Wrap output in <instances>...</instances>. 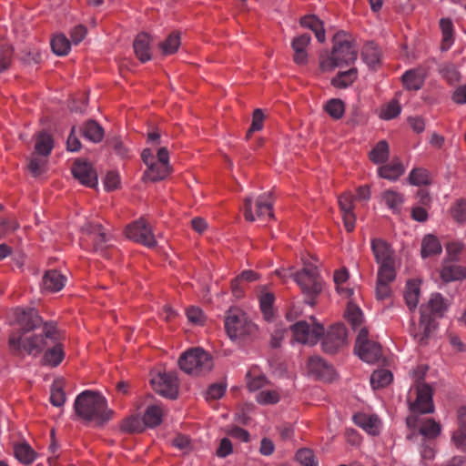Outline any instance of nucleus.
<instances>
[{
  "label": "nucleus",
  "mask_w": 466,
  "mask_h": 466,
  "mask_svg": "<svg viewBox=\"0 0 466 466\" xmlns=\"http://www.w3.org/2000/svg\"><path fill=\"white\" fill-rule=\"evenodd\" d=\"M66 278L57 270L46 272L42 279V289L50 292L61 290L66 284Z\"/></svg>",
  "instance_id": "393cba45"
},
{
  "label": "nucleus",
  "mask_w": 466,
  "mask_h": 466,
  "mask_svg": "<svg viewBox=\"0 0 466 466\" xmlns=\"http://www.w3.org/2000/svg\"><path fill=\"white\" fill-rule=\"evenodd\" d=\"M246 378L247 386L251 391L261 389L267 383L266 377L255 370L248 371Z\"/></svg>",
  "instance_id": "5fc2aeb1"
},
{
  "label": "nucleus",
  "mask_w": 466,
  "mask_h": 466,
  "mask_svg": "<svg viewBox=\"0 0 466 466\" xmlns=\"http://www.w3.org/2000/svg\"><path fill=\"white\" fill-rule=\"evenodd\" d=\"M150 37L146 33H140L137 35L133 46L137 57L143 63L151 59L150 54Z\"/></svg>",
  "instance_id": "bb28decb"
},
{
  "label": "nucleus",
  "mask_w": 466,
  "mask_h": 466,
  "mask_svg": "<svg viewBox=\"0 0 466 466\" xmlns=\"http://www.w3.org/2000/svg\"><path fill=\"white\" fill-rule=\"evenodd\" d=\"M348 279L349 273L345 268L336 270L334 272L333 279L336 284L337 291L346 298H350L353 294V289L343 287V284L348 280Z\"/></svg>",
  "instance_id": "49530a36"
},
{
  "label": "nucleus",
  "mask_w": 466,
  "mask_h": 466,
  "mask_svg": "<svg viewBox=\"0 0 466 466\" xmlns=\"http://www.w3.org/2000/svg\"><path fill=\"white\" fill-rule=\"evenodd\" d=\"M441 278L444 282L457 281L466 279V268L445 261L441 269Z\"/></svg>",
  "instance_id": "b1692460"
},
{
  "label": "nucleus",
  "mask_w": 466,
  "mask_h": 466,
  "mask_svg": "<svg viewBox=\"0 0 466 466\" xmlns=\"http://www.w3.org/2000/svg\"><path fill=\"white\" fill-rule=\"evenodd\" d=\"M332 43L331 52L323 54L319 57V67L323 72H330L336 67L351 65L358 57V44L349 33L337 32L333 36Z\"/></svg>",
  "instance_id": "f257e3e1"
},
{
  "label": "nucleus",
  "mask_w": 466,
  "mask_h": 466,
  "mask_svg": "<svg viewBox=\"0 0 466 466\" xmlns=\"http://www.w3.org/2000/svg\"><path fill=\"white\" fill-rule=\"evenodd\" d=\"M74 409L81 420L97 423L108 421L114 414L107 407L106 399L101 393L88 390L77 395Z\"/></svg>",
  "instance_id": "f03ea898"
},
{
  "label": "nucleus",
  "mask_w": 466,
  "mask_h": 466,
  "mask_svg": "<svg viewBox=\"0 0 466 466\" xmlns=\"http://www.w3.org/2000/svg\"><path fill=\"white\" fill-rule=\"evenodd\" d=\"M72 174L82 185L95 187L97 185V175L90 163L76 160L72 167Z\"/></svg>",
  "instance_id": "a211bd4d"
},
{
  "label": "nucleus",
  "mask_w": 466,
  "mask_h": 466,
  "mask_svg": "<svg viewBox=\"0 0 466 466\" xmlns=\"http://www.w3.org/2000/svg\"><path fill=\"white\" fill-rule=\"evenodd\" d=\"M401 107L398 100L393 99L382 106L380 116L385 120L395 118L400 114Z\"/></svg>",
  "instance_id": "bf43d9fd"
},
{
  "label": "nucleus",
  "mask_w": 466,
  "mask_h": 466,
  "mask_svg": "<svg viewBox=\"0 0 466 466\" xmlns=\"http://www.w3.org/2000/svg\"><path fill=\"white\" fill-rule=\"evenodd\" d=\"M324 109L333 119L337 120L343 116L345 105L342 100L332 98L326 103Z\"/></svg>",
  "instance_id": "de8ad7c7"
},
{
  "label": "nucleus",
  "mask_w": 466,
  "mask_h": 466,
  "mask_svg": "<svg viewBox=\"0 0 466 466\" xmlns=\"http://www.w3.org/2000/svg\"><path fill=\"white\" fill-rule=\"evenodd\" d=\"M179 368L187 374L203 376L210 372L214 366L212 356L201 348H191L178 359Z\"/></svg>",
  "instance_id": "423d86ee"
},
{
  "label": "nucleus",
  "mask_w": 466,
  "mask_h": 466,
  "mask_svg": "<svg viewBox=\"0 0 466 466\" xmlns=\"http://www.w3.org/2000/svg\"><path fill=\"white\" fill-rule=\"evenodd\" d=\"M353 421L370 435L376 436L380 434L381 422L375 414L359 412L353 416Z\"/></svg>",
  "instance_id": "aec40b11"
},
{
  "label": "nucleus",
  "mask_w": 466,
  "mask_h": 466,
  "mask_svg": "<svg viewBox=\"0 0 466 466\" xmlns=\"http://www.w3.org/2000/svg\"><path fill=\"white\" fill-rule=\"evenodd\" d=\"M126 235L129 239L147 248H155L157 246L152 228L144 218H139L128 225L126 228Z\"/></svg>",
  "instance_id": "4468645a"
},
{
  "label": "nucleus",
  "mask_w": 466,
  "mask_h": 466,
  "mask_svg": "<svg viewBox=\"0 0 466 466\" xmlns=\"http://www.w3.org/2000/svg\"><path fill=\"white\" fill-rule=\"evenodd\" d=\"M355 352L362 360L368 363H376L382 358L381 347L374 341L355 348Z\"/></svg>",
  "instance_id": "5701e85b"
},
{
  "label": "nucleus",
  "mask_w": 466,
  "mask_h": 466,
  "mask_svg": "<svg viewBox=\"0 0 466 466\" xmlns=\"http://www.w3.org/2000/svg\"><path fill=\"white\" fill-rule=\"evenodd\" d=\"M180 35L177 32L171 33L165 41L159 43V48L164 56L176 53L180 46Z\"/></svg>",
  "instance_id": "a19ab883"
},
{
  "label": "nucleus",
  "mask_w": 466,
  "mask_h": 466,
  "mask_svg": "<svg viewBox=\"0 0 466 466\" xmlns=\"http://www.w3.org/2000/svg\"><path fill=\"white\" fill-rule=\"evenodd\" d=\"M310 322L299 320L291 326L293 338L302 344L315 345L324 334V327L310 317Z\"/></svg>",
  "instance_id": "9d476101"
},
{
  "label": "nucleus",
  "mask_w": 466,
  "mask_h": 466,
  "mask_svg": "<svg viewBox=\"0 0 466 466\" xmlns=\"http://www.w3.org/2000/svg\"><path fill=\"white\" fill-rule=\"evenodd\" d=\"M17 321L21 327L19 330L23 335L38 328L42 324V319L34 309L28 310L17 309Z\"/></svg>",
  "instance_id": "412c9836"
},
{
  "label": "nucleus",
  "mask_w": 466,
  "mask_h": 466,
  "mask_svg": "<svg viewBox=\"0 0 466 466\" xmlns=\"http://www.w3.org/2000/svg\"><path fill=\"white\" fill-rule=\"evenodd\" d=\"M420 433L428 439H434L441 433V425L432 419L425 420L419 430Z\"/></svg>",
  "instance_id": "8fccbe9b"
},
{
  "label": "nucleus",
  "mask_w": 466,
  "mask_h": 466,
  "mask_svg": "<svg viewBox=\"0 0 466 466\" xmlns=\"http://www.w3.org/2000/svg\"><path fill=\"white\" fill-rule=\"evenodd\" d=\"M382 198L389 208L394 212L398 211L403 203V196L393 190H386L382 194Z\"/></svg>",
  "instance_id": "864d4df0"
},
{
  "label": "nucleus",
  "mask_w": 466,
  "mask_h": 466,
  "mask_svg": "<svg viewBox=\"0 0 466 466\" xmlns=\"http://www.w3.org/2000/svg\"><path fill=\"white\" fill-rule=\"evenodd\" d=\"M377 280L391 283L396 278L395 261L379 264Z\"/></svg>",
  "instance_id": "09e8293b"
},
{
  "label": "nucleus",
  "mask_w": 466,
  "mask_h": 466,
  "mask_svg": "<svg viewBox=\"0 0 466 466\" xmlns=\"http://www.w3.org/2000/svg\"><path fill=\"white\" fill-rule=\"evenodd\" d=\"M390 156V147L387 141L378 142L370 153V159L375 164L386 162Z\"/></svg>",
  "instance_id": "f704fd0d"
},
{
  "label": "nucleus",
  "mask_w": 466,
  "mask_h": 466,
  "mask_svg": "<svg viewBox=\"0 0 466 466\" xmlns=\"http://www.w3.org/2000/svg\"><path fill=\"white\" fill-rule=\"evenodd\" d=\"M162 409L157 405H151L147 407L143 417L145 426L156 427L160 424L162 420Z\"/></svg>",
  "instance_id": "79ce46f5"
},
{
  "label": "nucleus",
  "mask_w": 466,
  "mask_h": 466,
  "mask_svg": "<svg viewBox=\"0 0 466 466\" xmlns=\"http://www.w3.org/2000/svg\"><path fill=\"white\" fill-rule=\"evenodd\" d=\"M46 165V157L41 156L36 152L32 154L28 168L34 177L40 176Z\"/></svg>",
  "instance_id": "4d7b16f0"
},
{
  "label": "nucleus",
  "mask_w": 466,
  "mask_h": 466,
  "mask_svg": "<svg viewBox=\"0 0 466 466\" xmlns=\"http://www.w3.org/2000/svg\"><path fill=\"white\" fill-rule=\"evenodd\" d=\"M371 250L378 264L394 262L395 255L391 246L382 238H372Z\"/></svg>",
  "instance_id": "6ab92c4d"
},
{
  "label": "nucleus",
  "mask_w": 466,
  "mask_h": 466,
  "mask_svg": "<svg viewBox=\"0 0 466 466\" xmlns=\"http://www.w3.org/2000/svg\"><path fill=\"white\" fill-rule=\"evenodd\" d=\"M157 160L151 161L147 166L145 175L151 181H158L166 178L171 172L169 165V154L166 147L157 149Z\"/></svg>",
  "instance_id": "f3484780"
},
{
  "label": "nucleus",
  "mask_w": 466,
  "mask_h": 466,
  "mask_svg": "<svg viewBox=\"0 0 466 466\" xmlns=\"http://www.w3.org/2000/svg\"><path fill=\"white\" fill-rule=\"evenodd\" d=\"M256 400L263 405L275 404L279 401L280 396L277 390H261L257 394Z\"/></svg>",
  "instance_id": "680f3d73"
},
{
  "label": "nucleus",
  "mask_w": 466,
  "mask_h": 466,
  "mask_svg": "<svg viewBox=\"0 0 466 466\" xmlns=\"http://www.w3.org/2000/svg\"><path fill=\"white\" fill-rule=\"evenodd\" d=\"M361 56L367 65L374 66L380 62V52L377 45L370 42L363 46Z\"/></svg>",
  "instance_id": "ea45409f"
},
{
  "label": "nucleus",
  "mask_w": 466,
  "mask_h": 466,
  "mask_svg": "<svg viewBox=\"0 0 466 466\" xmlns=\"http://www.w3.org/2000/svg\"><path fill=\"white\" fill-rule=\"evenodd\" d=\"M297 461L303 466H318L314 453L309 449H300L296 453Z\"/></svg>",
  "instance_id": "e2e57ef3"
},
{
  "label": "nucleus",
  "mask_w": 466,
  "mask_h": 466,
  "mask_svg": "<svg viewBox=\"0 0 466 466\" xmlns=\"http://www.w3.org/2000/svg\"><path fill=\"white\" fill-rule=\"evenodd\" d=\"M225 329L232 340H244L254 338L258 327L248 315L239 309H230L225 319Z\"/></svg>",
  "instance_id": "39448f33"
},
{
  "label": "nucleus",
  "mask_w": 466,
  "mask_h": 466,
  "mask_svg": "<svg viewBox=\"0 0 466 466\" xmlns=\"http://www.w3.org/2000/svg\"><path fill=\"white\" fill-rule=\"evenodd\" d=\"M44 333L46 338L50 339L49 344H53V347L46 351L43 357V363L50 367H56L64 360L65 352L62 344L59 342L61 336L56 323H45Z\"/></svg>",
  "instance_id": "9b49d317"
},
{
  "label": "nucleus",
  "mask_w": 466,
  "mask_h": 466,
  "mask_svg": "<svg viewBox=\"0 0 466 466\" xmlns=\"http://www.w3.org/2000/svg\"><path fill=\"white\" fill-rule=\"evenodd\" d=\"M416 400L410 401V409L412 413L428 414L434 411L432 401V389L424 382L418 381L415 385Z\"/></svg>",
  "instance_id": "2eb2a0df"
},
{
  "label": "nucleus",
  "mask_w": 466,
  "mask_h": 466,
  "mask_svg": "<svg viewBox=\"0 0 466 466\" xmlns=\"http://www.w3.org/2000/svg\"><path fill=\"white\" fill-rule=\"evenodd\" d=\"M145 424L139 417L132 416L123 420L121 430L128 433H138L144 431Z\"/></svg>",
  "instance_id": "6e6d98bb"
},
{
  "label": "nucleus",
  "mask_w": 466,
  "mask_h": 466,
  "mask_svg": "<svg viewBox=\"0 0 466 466\" xmlns=\"http://www.w3.org/2000/svg\"><path fill=\"white\" fill-rule=\"evenodd\" d=\"M50 339H46L45 333L33 335L24 339L20 331H13L8 338V348L13 355L20 356L23 352L37 356L49 345Z\"/></svg>",
  "instance_id": "0eeeda50"
},
{
  "label": "nucleus",
  "mask_w": 466,
  "mask_h": 466,
  "mask_svg": "<svg viewBox=\"0 0 466 466\" xmlns=\"http://www.w3.org/2000/svg\"><path fill=\"white\" fill-rule=\"evenodd\" d=\"M425 74L421 69H410L402 76V83L408 90H419L424 84Z\"/></svg>",
  "instance_id": "cd10ccee"
},
{
  "label": "nucleus",
  "mask_w": 466,
  "mask_h": 466,
  "mask_svg": "<svg viewBox=\"0 0 466 466\" xmlns=\"http://www.w3.org/2000/svg\"><path fill=\"white\" fill-rule=\"evenodd\" d=\"M339 205L342 213L353 211V196L350 193H343L339 197Z\"/></svg>",
  "instance_id": "774afa93"
},
{
  "label": "nucleus",
  "mask_w": 466,
  "mask_h": 466,
  "mask_svg": "<svg viewBox=\"0 0 466 466\" xmlns=\"http://www.w3.org/2000/svg\"><path fill=\"white\" fill-rule=\"evenodd\" d=\"M226 433L242 442H248L250 440V435L248 431L238 427V426H229L226 429Z\"/></svg>",
  "instance_id": "69168bd1"
},
{
  "label": "nucleus",
  "mask_w": 466,
  "mask_h": 466,
  "mask_svg": "<svg viewBox=\"0 0 466 466\" xmlns=\"http://www.w3.org/2000/svg\"><path fill=\"white\" fill-rule=\"evenodd\" d=\"M50 339H46L45 333L33 335L24 339L20 331H13L8 338V348L13 355L20 356L23 352L37 356L49 345Z\"/></svg>",
  "instance_id": "6e6552de"
},
{
  "label": "nucleus",
  "mask_w": 466,
  "mask_h": 466,
  "mask_svg": "<svg viewBox=\"0 0 466 466\" xmlns=\"http://www.w3.org/2000/svg\"><path fill=\"white\" fill-rule=\"evenodd\" d=\"M300 25L313 31L319 42H325L326 36L323 23L316 15H309L303 16L300 19Z\"/></svg>",
  "instance_id": "7c9ffc66"
},
{
  "label": "nucleus",
  "mask_w": 466,
  "mask_h": 466,
  "mask_svg": "<svg viewBox=\"0 0 466 466\" xmlns=\"http://www.w3.org/2000/svg\"><path fill=\"white\" fill-rule=\"evenodd\" d=\"M311 37L309 34H302L295 37L291 42L293 49V61L297 65H305L308 62L307 47L310 43Z\"/></svg>",
  "instance_id": "4be33fe9"
},
{
  "label": "nucleus",
  "mask_w": 466,
  "mask_h": 466,
  "mask_svg": "<svg viewBox=\"0 0 466 466\" xmlns=\"http://www.w3.org/2000/svg\"><path fill=\"white\" fill-rule=\"evenodd\" d=\"M14 454L15 458L23 464H31L36 457V453L26 442L17 443L14 446Z\"/></svg>",
  "instance_id": "2f4dec72"
},
{
  "label": "nucleus",
  "mask_w": 466,
  "mask_h": 466,
  "mask_svg": "<svg viewBox=\"0 0 466 466\" xmlns=\"http://www.w3.org/2000/svg\"><path fill=\"white\" fill-rule=\"evenodd\" d=\"M420 294V280L410 279L406 284V289L404 292V299L410 310L417 308L419 303V298Z\"/></svg>",
  "instance_id": "c756f323"
},
{
  "label": "nucleus",
  "mask_w": 466,
  "mask_h": 466,
  "mask_svg": "<svg viewBox=\"0 0 466 466\" xmlns=\"http://www.w3.org/2000/svg\"><path fill=\"white\" fill-rule=\"evenodd\" d=\"M82 132L85 138L94 143H99L104 137L103 127L95 120L85 123Z\"/></svg>",
  "instance_id": "473e14b6"
},
{
  "label": "nucleus",
  "mask_w": 466,
  "mask_h": 466,
  "mask_svg": "<svg viewBox=\"0 0 466 466\" xmlns=\"http://www.w3.org/2000/svg\"><path fill=\"white\" fill-rule=\"evenodd\" d=\"M408 179L410 184L413 186H424L431 183L430 173L424 168H413Z\"/></svg>",
  "instance_id": "3c124183"
},
{
  "label": "nucleus",
  "mask_w": 466,
  "mask_h": 466,
  "mask_svg": "<svg viewBox=\"0 0 466 466\" xmlns=\"http://www.w3.org/2000/svg\"><path fill=\"white\" fill-rule=\"evenodd\" d=\"M448 309L446 299L440 293L431 296L429 301L420 307V318L419 321V332L414 334L415 339L420 344H425L436 325L434 319L441 317Z\"/></svg>",
  "instance_id": "7ed1b4c3"
},
{
  "label": "nucleus",
  "mask_w": 466,
  "mask_h": 466,
  "mask_svg": "<svg viewBox=\"0 0 466 466\" xmlns=\"http://www.w3.org/2000/svg\"><path fill=\"white\" fill-rule=\"evenodd\" d=\"M357 69L350 68L348 71L340 72L331 80V84L335 87L346 88L351 85L357 78Z\"/></svg>",
  "instance_id": "37998d69"
},
{
  "label": "nucleus",
  "mask_w": 466,
  "mask_h": 466,
  "mask_svg": "<svg viewBox=\"0 0 466 466\" xmlns=\"http://www.w3.org/2000/svg\"><path fill=\"white\" fill-rule=\"evenodd\" d=\"M440 26L442 33L441 49L448 50L453 44V24L449 18H441Z\"/></svg>",
  "instance_id": "58836bf2"
},
{
  "label": "nucleus",
  "mask_w": 466,
  "mask_h": 466,
  "mask_svg": "<svg viewBox=\"0 0 466 466\" xmlns=\"http://www.w3.org/2000/svg\"><path fill=\"white\" fill-rule=\"evenodd\" d=\"M347 338L345 326L340 323L334 324L323 334L322 349L329 354H334L347 344Z\"/></svg>",
  "instance_id": "dca6fc26"
},
{
  "label": "nucleus",
  "mask_w": 466,
  "mask_h": 466,
  "mask_svg": "<svg viewBox=\"0 0 466 466\" xmlns=\"http://www.w3.org/2000/svg\"><path fill=\"white\" fill-rule=\"evenodd\" d=\"M51 47L57 56H66L71 48V43L63 34L56 35L51 40Z\"/></svg>",
  "instance_id": "c03bdc74"
},
{
  "label": "nucleus",
  "mask_w": 466,
  "mask_h": 466,
  "mask_svg": "<svg viewBox=\"0 0 466 466\" xmlns=\"http://www.w3.org/2000/svg\"><path fill=\"white\" fill-rule=\"evenodd\" d=\"M405 171L404 166L400 159H393L390 164L378 168L379 176L391 181L397 180Z\"/></svg>",
  "instance_id": "c85d7f7f"
},
{
  "label": "nucleus",
  "mask_w": 466,
  "mask_h": 466,
  "mask_svg": "<svg viewBox=\"0 0 466 466\" xmlns=\"http://www.w3.org/2000/svg\"><path fill=\"white\" fill-rule=\"evenodd\" d=\"M392 380V374L388 370H375L370 376V384L373 389L388 386Z\"/></svg>",
  "instance_id": "a18cd8bd"
},
{
  "label": "nucleus",
  "mask_w": 466,
  "mask_h": 466,
  "mask_svg": "<svg viewBox=\"0 0 466 466\" xmlns=\"http://www.w3.org/2000/svg\"><path fill=\"white\" fill-rule=\"evenodd\" d=\"M459 428L452 435V441L457 449L466 451V407L458 411Z\"/></svg>",
  "instance_id": "a878e982"
},
{
  "label": "nucleus",
  "mask_w": 466,
  "mask_h": 466,
  "mask_svg": "<svg viewBox=\"0 0 466 466\" xmlns=\"http://www.w3.org/2000/svg\"><path fill=\"white\" fill-rule=\"evenodd\" d=\"M420 252L422 258H428L430 256L441 253V245L439 239L432 235H427L426 237H424L421 242Z\"/></svg>",
  "instance_id": "c9c22d12"
},
{
  "label": "nucleus",
  "mask_w": 466,
  "mask_h": 466,
  "mask_svg": "<svg viewBox=\"0 0 466 466\" xmlns=\"http://www.w3.org/2000/svg\"><path fill=\"white\" fill-rule=\"evenodd\" d=\"M19 225L14 218H0V235H6L14 232L18 228Z\"/></svg>",
  "instance_id": "338daca9"
},
{
  "label": "nucleus",
  "mask_w": 466,
  "mask_h": 466,
  "mask_svg": "<svg viewBox=\"0 0 466 466\" xmlns=\"http://www.w3.org/2000/svg\"><path fill=\"white\" fill-rule=\"evenodd\" d=\"M452 218L458 223L466 222V200L463 198L457 199L450 209Z\"/></svg>",
  "instance_id": "13d9d810"
},
{
  "label": "nucleus",
  "mask_w": 466,
  "mask_h": 466,
  "mask_svg": "<svg viewBox=\"0 0 466 466\" xmlns=\"http://www.w3.org/2000/svg\"><path fill=\"white\" fill-rule=\"evenodd\" d=\"M264 117V113L261 109L257 108L254 110L252 116V123L247 132V138H249L252 133L259 131L263 128Z\"/></svg>",
  "instance_id": "0e129e2a"
},
{
  "label": "nucleus",
  "mask_w": 466,
  "mask_h": 466,
  "mask_svg": "<svg viewBox=\"0 0 466 466\" xmlns=\"http://www.w3.org/2000/svg\"><path fill=\"white\" fill-rule=\"evenodd\" d=\"M53 148V139L51 136L46 132H41L37 135L35 145V152L37 154L47 157Z\"/></svg>",
  "instance_id": "e433bc0d"
},
{
  "label": "nucleus",
  "mask_w": 466,
  "mask_h": 466,
  "mask_svg": "<svg viewBox=\"0 0 466 466\" xmlns=\"http://www.w3.org/2000/svg\"><path fill=\"white\" fill-rule=\"evenodd\" d=\"M308 369L309 373L318 378H323L330 370L324 360L318 356H312L309 359Z\"/></svg>",
  "instance_id": "4c0bfd02"
},
{
  "label": "nucleus",
  "mask_w": 466,
  "mask_h": 466,
  "mask_svg": "<svg viewBox=\"0 0 466 466\" xmlns=\"http://www.w3.org/2000/svg\"><path fill=\"white\" fill-rule=\"evenodd\" d=\"M284 276H289L294 279L302 293L307 297L309 305H315V299L321 293L324 285L317 266L305 263L300 270L296 272L289 270Z\"/></svg>",
  "instance_id": "20e7f679"
},
{
  "label": "nucleus",
  "mask_w": 466,
  "mask_h": 466,
  "mask_svg": "<svg viewBox=\"0 0 466 466\" xmlns=\"http://www.w3.org/2000/svg\"><path fill=\"white\" fill-rule=\"evenodd\" d=\"M64 380H55L51 386L50 402L56 407H62L66 402V393L64 391Z\"/></svg>",
  "instance_id": "72a5a7b5"
},
{
  "label": "nucleus",
  "mask_w": 466,
  "mask_h": 466,
  "mask_svg": "<svg viewBox=\"0 0 466 466\" xmlns=\"http://www.w3.org/2000/svg\"><path fill=\"white\" fill-rule=\"evenodd\" d=\"M154 390L159 395L175 400L178 395L179 382L175 372L158 373L151 379Z\"/></svg>",
  "instance_id": "ddd939ff"
},
{
  "label": "nucleus",
  "mask_w": 466,
  "mask_h": 466,
  "mask_svg": "<svg viewBox=\"0 0 466 466\" xmlns=\"http://www.w3.org/2000/svg\"><path fill=\"white\" fill-rule=\"evenodd\" d=\"M345 317L353 329L358 328L361 324L363 319L360 309L351 302H349L347 305Z\"/></svg>",
  "instance_id": "603ef678"
},
{
  "label": "nucleus",
  "mask_w": 466,
  "mask_h": 466,
  "mask_svg": "<svg viewBox=\"0 0 466 466\" xmlns=\"http://www.w3.org/2000/svg\"><path fill=\"white\" fill-rule=\"evenodd\" d=\"M440 73L450 84H455L460 81L461 75L452 64L442 65Z\"/></svg>",
  "instance_id": "052dcab7"
},
{
  "label": "nucleus",
  "mask_w": 466,
  "mask_h": 466,
  "mask_svg": "<svg viewBox=\"0 0 466 466\" xmlns=\"http://www.w3.org/2000/svg\"><path fill=\"white\" fill-rule=\"evenodd\" d=\"M272 206L273 199L270 193L258 196L254 202L251 197H247L242 208L245 219L249 222L268 221L274 217Z\"/></svg>",
  "instance_id": "1a4fd4ad"
},
{
  "label": "nucleus",
  "mask_w": 466,
  "mask_h": 466,
  "mask_svg": "<svg viewBox=\"0 0 466 466\" xmlns=\"http://www.w3.org/2000/svg\"><path fill=\"white\" fill-rule=\"evenodd\" d=\"M83 230L93 241L94 251L103 257H107L106 250L112 247V236L106 228L99 223H86Z\"/></svg>",
  "instance_id": "f8f14e48"
}]
</instances>
